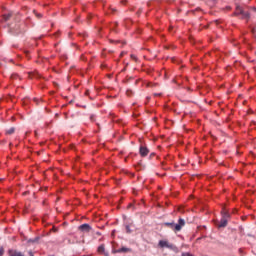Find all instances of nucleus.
<instances>
[{
	"mask_svg": "<svg viewBox=\"0 0 256 256\" xmlns=\"http://www.w3.org/2000/svg\"><path fill=\"white\" fill-rule=\"evenodd\" d=\"M166 227H169L170 229H172V231H174V233H177L179 231H181V229H183V227H185V219L180 218L178 220V223L175 224L174 222H167L165 223Z\"/></svg>",
	"mask_w": 256,
	"mask_h": 256,
	"instance_id": "f257e3e1",
	"label": "nucleus"
},
{
	"mask_svg": "<svg viewBox=\"0 0 256 256\" xmlns=\"http://www.w3.org/2000/svg\"><path fill=\"white\" fill-rule=\"evenodd\" d=\"M159 247L162 249L166 247V249H173L174 245L170 244L167 240H160L158 243Z\"/></svg>",
	"mask_w": 256,
	"mask_h": 256,
	"instance_id": "f03ea898",
	"label": "nucleus"
},
{
	"mask_svg": "<svg viewBox=\"0 0 256 256\" xmlns=\"http://www.w3.org/2000/svg\"><path fill=\"white\" fill-rule=\"evenodd\" d=\"M79 231L82 233H89L93 228L89 224H82L78 227Z\"/></svg>",
	"mask_w": 256,
	"mask_h": 256,
	"instance_id": "7ed1b4c3",
	"label": "nucleus"
},
{
	"mask_svg": "<svg viewBox=\"0 0 256 256\" xmlns=\"http://www.w3.org/2000/svg\"><path fill=\"white\" fill-rule=\"evenodd\" d=\"M131 248L122 247L120 249H112V253L115 255L117 253H131Z\"/></svg>",
	"mask_w": 256,
	"mask_h": 256,
	"instance_id": "20e7f679",
	"label": "nucleus"
},
{
	"mask_svg": "<svg viewBox=\"0 0 256 256\" xmlns=\"http://www.w3.org/2000/svg\"><path fill=\"white\" fill-rule=\"evenodd\" d=\"M139 153L141 157H147V155H149V148H147L146 146H140Z\"/></svg>",
	"mask_w": 256,
	"mask_h": 256,
	"instance_id": "39448f33",
	"label": "nucleus"
},
{
	"mask_svg": "<svg viewBox=\"0 0 256 256\" xmlns=\"http://www.w3.org/2000/svg\"><path fill=\"white\" fill-rule=\"evenodd\" d=\"M98 253H100V255L109 256V253L105 251V244H101L98 247Z\"/></svg>",
	"mask_w": 256,
	"mask_h": 256,
	"instance_id": "423d86ee",
	"label": "nucleus"
},
{
	"mask_svg": "<svg viewBox=\"0 0 256 256\" xmlns=\"http://www.w3.org/2000/svg\"><path fill=\"white\" fill-rule=\"evenodd\" d=\"M9 256H23V254L17 250H9Z\"/></svg>",
	"mask_w": 256,
	"mask_h": 256,
	"instance_id": "0eeeda50",
	"label": "nucleus"
},
{
	"mask_svg": "<svg viewBox=\"0 0 256 256\" xmlns=\"http://www.w3.org/2000/svg\"><path fill=\"white\" fill-rule=\"evenodd\" d=\"M240 15H242V19H249L251 17L249 12H245L244 10H240Z\"/></svg>",
	"mask_w": 256,
	"mask_h": 256,
	"instance_id": "6e6552de",
	"label": "nucleus"
},
{
	"mask_svg": "<svg viewBox=\"0 0 256 256\" xmlns=\"http://www.w3.org/2000/svg\"><path fill=\"white\" fill-rule=\"evenodd\" d=\"M228 221H229V220H227L226 218H221L218 227H220V228H221V227H225V226L227 225Z\"/></svg>",
	"mask_w": 256,
	"mask_h": 256,
	"instance_id": "1a4fd4ad",
	"label": "nucleus"
},
{
	"mask_svg": "<svg viewBox=\"0 0 256 256\" xmlns=\"http://www.w3.org/2000/svg\"><path fill=\"white\" fill-rule=\"evenodd\" d=\"M231 218V214H229V212H223L222 213V219H226V221H229V219Z\"/></svg>",
	"mask_w": 256,
	"mask_h": 256,
	"instance_id": "9d476101",
	"label": "nucleus"
},
{
	"mask_svg": "<svg viewBox=\"0 0 256 256\" xmlns=\"http://www.w3.org/2000/svg\"><path fill=\"white\" fill-rule=\"evenodd\" d=\"M11 17H13V13H11V12L3 15L4 21H9V19H11Z\"/></svg>",
	"mask_w": 256,
	"mask_h": 256,
	"instance_id": "9b49d317",
	"label": "nucleus"
},
{
	"mask_svg": "<svg viewBox=\"0 0 256 256\" xmlns=\"http://www.w3.org/2000/svg\"><path fill=\"white\" fill-rule=\"evenodd\" d=\"M241 11H243V8H241L240 6H236V11L234 13V15H241Z\"/></svg>",
	"mask_w": 256,
	"mask_h": 256,
	"instance_id": "f8f14e48",
	"label": "nucleus"
},
{
	"mask_svg": "<svg viewBox=\"0 0 256 256\" xmlns=\"http://www.w3.org/2000/svg\"><path fill=\"white\" fill-rule=\"evenodd\" d=\"M13 133H15V127H11L8 130H6L7 135H13Z\"/></svg>",
	"mask_w": 256,
	"mask_h": 256,
	"instance_id": "ddd939ff",
	"label": "nucleus"
},
{
	"mask_svg": "<svg viewBox=\"0 0 256 256\" xmlns=\"http://www.w3.org/2000/svg\"><path fill=\"white\" fill-rule=\"evenodd\" d=\"M34 15H36L37 19H41L43 17V14L38 13L37 11L33 10Z\"/></svg>",
	"mask_w": 256,
	"mask_h": 256,
	"instance_id": "4468645a",
	"label": "nucleus"
},
{
	"mask_svg": "<svg viewBox=\"0 0 256 256\" xmlns=\"http://www.w3.org/2000/svg\"><path fill=\"white\" fill-rule=\"evenodd\" d=\"M126 95H127L128 97H131V95H133V91H132V90H127V91H126Z\"/></svg>",
	"mask_w": 256,
	"mask_h": 256,
	"instance_id": "2eb2a0df",
	"label": "nucleus"
},
{
	"mask_svg": "<svg viewBox=\"0 0 256 256\" xmlns=\"http://www.w3.org/2000/svg\"><path fill=\"white\" fill-rule=\"evenodd\" d=\"M5 254V249L3 247L0 248V256H3Z\"/></svg>",
	"mask_w": 256,
	"mask_h": 256,
	"instance_id": "dca6fc26",
	"label": "nucleus"
},
{
	"mask_svg": "<svg viewBox=\"0 0 256 256\" xmlns=\"http://www.w3.org/2000/svg\"><path fill=\"white\" fill-rule=\"evenodd\" d=\"M130 57H131V59H133V61H137V56L132 54Z\"/></svg>",
	"mask_w": 256,
	"mask_h": 256,
	"instance_id": "f3484780",
	"label": "nucleus"
},
{
	"mask_svg": "<svg viewBox=\"0 0 256 256\" xmlns=\"http://www.w3.org/2000/svg\"><path fill=\"white\" fill-rule=\"evenodd\" d=\"M182 256H193L191 253H182Z\"/></svg>",
	"mask_w": 256,
	"mask_h": 256,
	"instance_id": "a211bd4d",
	"label": "nucleus"
},
{
	"mask_svg": "<svg viewBox=\"0 0 256 256\" xmlns=\"http://www.w3.org/2000/svg\"><path fill=\"white\" fill-rule=\"evenodd\" d=\"M126 229H127V233H131V229L129 228V226H127Z\"/></svg>",
	"mask_w": 256,
	"mask_h": 256,
	"instance_id": "6ab92c4d",
	"label": "nucleus"
},
{
	"mask_svg": "<svg viewBox=\"0 0 256 256\" xmlns=\"http://www.w3.org/2000/svg\"><path fill=\"white\" fill-rule=\"evenodd\" d=\"M154 95H155V97H160L161 94H154Z\"/></svg>",
	"mask_w": 256,
	"mask_h": 256,
	"instance_id": "aec40b11",
	"label": "nucleus"
},
{
	"mask_svg": "<svg viewBox=\"0 0 256 256\" xmlns=\"http://www.w3.org/2000/svg\"><path fill=\"white\" fill-rule=\"evenodd\" d=\"M85 95H89V91L88 90L85 92Z\"/></svg>",
	"mask_w": 256,
	"mask_h": 256,
	"instance_id": "412c9836",
	"label": "nucleus"
},
{
	"mask_svg": "<svg viewBox=\"0 0 256 256\" xmlns=\"http://www.w3.org/2000/svg\"><path fill=\"white\" fill-rule=\"evenodd\" d=\"M29 255H30V256H34V255H33V252H29Z\"/></svg>",
	"mask_w": 256,
	"mask_h": 256,
	"instance_id": "4be33fe9",
	"label": "nucleus"
},
{
	"mask_svg": "<svg viewBox=\"0 0 256 256\" xmlns=\"http://www.w3.org/2000/svg\"><path fill=\"white\" fill-rule=\"evenodd\" d=\"M91 121H93V116L90 117Z\"/></svg>",
	"mask_w": 256,
	"mask_h": 256,
	"instance_id": "5701e85b",
	"label": "nucleus"
},
{
	"mask_svg": "<svg viewBox=\"0 0 256 256\" xmlns=\"http://www.w3.org/2000/svg\"><path fill=\"white\" fill-rule=\"evenodd\" d=\"M96 235H101V234L99 232H97Z\"/></svg>",
	"mask_w": 256,
	"mask_h": 256,
	"instance_id": "b1692460",
	"label": "nucleus"
},
{
	"mask_svg": "<svg viewBox=\"0 0 256 256\" xmlns=\"http://www.w3.org/2000/svg\"><path fill=\"white\" fill-rule=\"evenodd\" d=\"M252 32L255 33V29H253Z\"/></svg>",
	"mask_w": 256,
	"mask_h": 256,
	"instance_id": "393cba45",
	"label": "nucleus"
}]
</instances>
